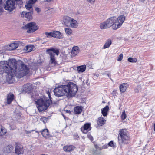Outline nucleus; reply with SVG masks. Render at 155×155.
I'll list each match as a JSON object with an SVG mask.
<instances>
[{"instance_id":"1","label":"nucleus","mask_w":155,"mask_h":155,"mask_svg":"<svg viewBox=\"0 0 155 155\" xmlns=\"http://www.w3.org/2000/svg\"><path fill=\"white\" fill-rule=\"evenodd\" d=\"M0 64L3 71L7 73V80L9 83H13V77L15 76L20 78L29 72V68L22 62L18 68L17 69V61L14 59H11L8 64L7 61H1Z\"/></svg>"},{"instance_id":"2","label":"nucleus","mask_w":155,"mask_h":155,"mask_svg":"<svg viewBox=\"0 0 155 155\" xmlns=\"http://www.w3.org/2000/svg\"><path fill=\"white\" fill-rule=\"evenodd\" d=\"M47 94L50 100L45 98H41L36 101V104L37 105V107L39 112L45 111L48 108L52 102L50 92L49 91L47 92Z\"/></svg>"},{"instance_id":"3","label":"nucleus","mask_w":155,"mask_h":155,"mask_svg":"<svg viewBox=\"0 0 155 155\" xmlns=\"http://www.w3.org/2000/svg\"><path fill=\"white\" fill-rule=\"evenodd\" d=\"M120 136L118 137V143L121 147L122 144L128 143V141L130 139L129 137L127 134L125 129H122L119 131Z\"/></svg>"},{"instance_id":"4","label":"nucleus","mask_w":155,"mask_h":155,"mask_svg":"<svg viewBox=\"0 0 155 155\" xmlns=\"http://www.w3.org/2000/svg\"><path fill=\"white\" fill-rule=\"evenodd\" d=\"M46 52L50 56V63L53 64L54 66L56 65L57 64L55 57V54L57 56L58 55L59 51L58 49L56 48H51L46 50Z\"/></svg>"},{"instance_id":"5","label":"nucleus","mask_w":155,"mask_h":155,"mask_svg":"<svg viewBox=\"0 0 155 155\" xmlns=\"http://www.w3.org/2000/svg\"><path fill=\"white\" fill-rule=\"evenodd\" d=\"M15 2L13 0H7L4 5V9L9 12L15 10L16 6Z\"/></svg>"},{"instance_id":"6","label":"nucleus","mask_w":155,"mask_h":155,"mask_svg":"<svg viewBox=\"0 0 155 155\" xmlns=\"http://www.w3.org/2000/svg\"><path fill=\"white\" fill-rule=\"evenodd\" d=\"M22 28L24 29H28L27 31V32L29 33L33 32L38 29V27L35 25L34 22H30L26 24L24 26L22 27Z\"/></svg>"},{"instance_id":"7","label":"nucleus","mask_w":155,"mask_h":155,"mask_svg":"<svg viewBox=\"0 0 155 155\" xmlns=\"http://www.w3.org/2000/svg\"><path fill=\"white\" fill-rule=\"evenodd\" d=\"M62 85L58 86L54 90V95L58 97L62 96L65 95Z\"/></svg>"},{"instance_id":"8","label":"nucleus","mask_w":155,"mask_h":155,"mask_svg":"<svg viewBox=\"0 0 155 155\" xmlns=\"http://www.w3.org/2000/svg\"><path fill=\"white\" fill-rule=\"evenodd\" d=\"M125 17L124 15H121L117 18L116 24H115V27L114 28V29H116L119 28L125 20Z\"/></svg>"},{"instance_id":"9","label":"nucleus","mask_w":155,"mask_h":155,"mask_svg":"<svg viewBox=\"0 0 155 155\" xmlns=\"http://www.w3.org/2000/svg\"><path fill=\"white\" fill-rule=\"evenodd\" d=\"M117 18L115 16L111 17L108 19L106 21L109 28L113 26V29L115 27Z\"/></svg>"},{"instance_id":"10","label":"nucleus","mask_w":155,"mask_h":155,"mask_svg":"<svg viewBox=\"0 0 155 155\" xmlns=\"http://www.w3.org/2000/svg\"><path fill=\"white\" fill-rule=\"evenodd\" d=\"M62 87L64 89V92L65 95L67 96L72 97L71 95V93L70 90L71 87L70 86V82L66 85H62Z\"/></svg>"},{"instance_id":"11","label":"nucleus","mask_w":155,"mask_h":155,"mask_svg":"<svg viewBox=\"0 0 155 155\" xmlns=\"http://www.w3.org/2000/svg\"><path fill=\"white\" fill-rule=\"evenodd\" d=\"M70 84L71 87L70 89L71 93V95L72 97L74 96L78 91L77 86L75 84L71 82H70Z\"/></svg>"},{"instance_id":"12","label":"nucleus","mask_w":155,"mask_h":155,"mask_svg":"<svg viewBox=\"0 0 155 155\" xmlns=\"http://www.w3.org/2000/svg\"><path fill=\"white\" fill-rule=\"evenodd\" d=\"M91 128L90 124L87 123L84 125L83 128H81V130L83 133L86 134L88 131L91 130Z\"/></svg>"},{"instance_id":"13","label":"nucleus","mask_w":155,"mask_h":155,"mask_svg":"<svg viewBox=\"0 0 155 155\" xmlns=\"http://www.w3.org/2000/svg\"><path fill=\"white\" fill-rule=\"evenodd\" d=\"M22 89L23 91L27 92L32 89V85L30 83H27L23 85Z\"/></svg>"},{"instance_id":"14","label":"nucleus","mask_w":155,"mask_h":155,"mask_svg":"<svg viewBox=\"0 0 155 155\" xmlns=\"http://www.w3.org/2000/svg\"><path fill=\"white\" fill-rule=\"evenodd\" d=\"M13 149V146L11 145H9L5 146L3 148L4 152L6 153H11Z\"/></svg>"},{"instance_id":"15","label":"nucleus","mask_w":155,"mask_h":155,"mask_svg":"<svg viewBox=\"0 0 155 155\" xmlns=\"http://www.w3.org/2000/svg\"><path fill=\"white\" fill-rule=\"evenodd\" d=\"M15 153L18 155L23 154V147L21 146L16 145L15 147Z\"/></svg>"},{"instance_id":"16","label":"nucleus","mask_w":155,"mask_h":155,"mask_svg":"<svg viewBox=\"0 0 155 155\" xmlns=\"http://www.w3.org/2000/svg\"><path fill=\"white\" fill-rule=\"evenodd\" d=\"M41 132L43 137L46 139L49 138L51 137L49 134V131L47 129H44Z\"/></svg>"},{"instance_id":"17","label":"nucleus","mask_w":155,"mask_h":155,"mask_svg":"<svg viewBox=\"0 0 155 155\" xmlns=\"http://www.w3.org/2000/svg\"><path fill=\"white\" fill-rule=\"evenodd\" d=\"M72 19V18L67 16L64 17L63 21L65 25L67 26H69Z\"/></svg>"},{"instance_id":"18","label":"nucleus","mask_w":155,"mask_h":155,"mask_svg":"<svg viewBox=\"0 0 155 155\" xmlns=\"http://www.w3.org/2000/svg\"><path fill=\"white\" fill-rule=\"evenodd\" d=\"M128 87L127 83H124L120 85V90L121 92L124 93L125 92Z\"/></svg>"},{"instance_id":"19","label":"nucleus","mask_w":155,"mask_h":155,"mask_svg":"<svg viewBox=\"0 0 155 155\" xmlns=\"http://www.w3.org/2000/svg\"><path fill=\"white\" fill-rule=\"evenodd\" d=\"M75 148V147L74 146L71 145H66L64 146L63 147L64 150L68 152H70L72 151Z\"/></svg>"},{"instance_id":"20","label":"nucleus","mask_w":155,"mask_h":155,"mask_svg":"<svg viewBox=\"0 0 155 155\" xmlns=\"http://www.w3.org/2000/svg\"><path fill=\"white\" fill-rule=\"evenodd\" d=\"M109 106H106L104 108L101 109V113L104 117L107 116L108 114V111L109 110Z\"/></svg>"},{"instance_id":"21","label":"nucleus","mask_w":155,"mask_h":155,"mask_svg":"<svg viewBox=\"0 0 155 155\" xmlns=\"http://www.w3.org/2000/svg\"><path fill=\"white\" fill-rule=\"evenodd\" d=\"M79 52V48L78 46H74L72 49L71 54L74 56L77 54Z\"/></svg>"},{"instance_id":"22","label":"nucleus","mask_w":155,"mask_h":155,"mask_svg":"<svg viewBox=\"0 0 155 155\" xmlns=\"http://www.w3.org/2000/svg\"><path fill=\"white\" fill-rule=\"evenodd\" d=\"M106 120L102 117H101L98 118L97 121V124L99 126H102L105 124Z\"/></svg>"},{"instance_id":"23","label":"nucleus","mask_w":155,"mask_h":155,"mask_svg":"<svg viewBox=\"0 0 155 155\" xmlns=\"http://www.w3.org/2000/svg\"><path fill=\"white\" fill-rule=\"evenodd\" d=\"M14 98V95L13 94L10 93L7 96V103L9 104L12 101Z\"/></svg>"},{"instance_id":"24","label":"nucleus","mask_w":155,"mask_h":155,"mask_svg":"<svg viewBox=\"0 0 155 155\" xmlns=\"http://www.w3.org/2000/svg\"><path fill=\"white\" fill-rule=\"evenodd\" d=\"M78 22L72 18L69 27L73 28H76L78 27Z\"/></svg>"},{"instance_id":"25","label":"nucleus","mask_w":155,"mask_h":155,"mask_svg":"<svg viewBox=\"0 0 155 155\" xmlns=\"http://www.w3.org/2000/svg\"><path fill=\"white\" fill-rule=\"evenodd\" d=\"M62 34L59 31H53V37L59 39L61 38Z\"/></svg>"},{"instance_id":"26","label":"nucleus","mask_w":155,"mask_h":155,"mask_svg":"<svg viewBox=\"0 0 155 155\" xmlns=\"http://www.w3.org/2000/svg\"><path fill=\"white\" fill-rule=\"evenodd\" d=\"M78 72H83L85 71L86 69V66L84 65L78 66L77 67Z\"/></svg>"},{"instance_id":"27","label":"nucleus","mask_w":155,"mask_h":155,"mask_svg":"<svg viewBox=\"0 0 155 155\" xmlns=\"http://www.w3.org/2000/svg\"><path fill=\"white\" fill-rule=\"evenodd\" d=\"M111 44L112 41L110 39H108L104 45L103 47V48L106 49L107 48H109Z\"/></svg>"},{"instance_id":"28","label":"nucleus","mask_w":155,"mask_h":155,"mask_svg":"<svg viewBox=\"0 0 155 155\" xmlns=\"http://www.w3.org/2000/svg\"><path fill=\"white\" fill-rule=\"evenodd\" d=\"M82 107L76 106L74 108V112L75 114H79L82 111Z\"/></svg>"},{"instance_id":"29","label":"nucleus","mask_w":155,"mask_h":155,"mask_svg":"<svg viewBox=\"0 0 155 155\" xmlns=\"http://www.w3.org/2000/svg\"><path fill=\"white\" fill-rule=\"evenodd\" d=\"M31 4H32L29 3L28 2H27L25 5V8L29 10L30 11H31V12H33V10Z\"/></svg>"},{"instance_id":"30","label":"nucleus","mask_w":155,"mask_h":155,"mask_svg":"<svg viewBox=\"0 0 155 155\" xmlns=\"http://www.w3.org/2000/svg\"><path fill=\"white\" fill-rule=\"evenodd\" d=\"M100 27L101 29H105L109 28L106 21L101 23Z\"/></svg>"},{"instance_id":"31","label":"nucleus","mask_w":155,"mask_h":155,"mask_svg":"<svg viewBox=\"0 0 155 155\" xmlns=\"http://www.w3.org/2000/svg\"><path fill=\"white\" fill-rule=\"evenodd\" d=\"M18 47V44L15 43H12L9 46V50H14L17 48Z\"/></svg>"},{"instance_id":"32","label":"nucleus","mask_w":155,"mask_h":155,"mask_svg":"<svg viewBox=\"0 0 155 155\" xmlns=\"http://www.w3.org/2000/svg\"><path fill=\"white\" fill-rule=\"evenodd\" d=\"M6 130L1 125H0V135H3L6 133Z\"/></svg>"},{"instance_id":"33","label":"nucleus","mask_w":155,"mask_h":155,"mask_svg":"<svg viewBox=\"0 0 155 155\" xmlns=\"http://www.w3.org/2000/svg\"><path fill=\"white\" fill-rule=\"evenodd\" d=\"M33 12H31V11H30L26 13L25 17L27 19L30 20L32 18V14H33Z\"/></svg>"},{"instance_id":"34","label":"nucleus","mask_w":155,"mask_h":155,"mask_svg":"<svg viewBox=\"0 0 155 155\" xmlns=\"http://www.w3.org/2000/svg\"><path fill=\"white\" fill-rule=\"evenodd\" d=\"M33 46L31 45H27L25 47L26 51L28 52L31 51L33 50Z\"/></svg>"},{"instance_id":"35","label":"nucleus","mask_w":155,"mask_h":155,"mask_svg":"<svg viewBox=\"0 0 155 155\" xmlns=\"http://www.w3.org/2000/svg\"><path fill=\"white\" fill-rule=\"evenodd\" d=\"M127 60L129 62L132 63L136 62L137 60V59L135 58H133L131 57H129L128 58Z\"/></svg>"},{"instance_id":"36","label":"nucleus","mask_w":155,"mask_h":155,"mask_svg":"<svg viewBox=\"0 0 155 155\" xmlns=\"http://www.w3.org/2000/svg\"><path fill=\"white\" fill-rule=\"evenodd\" d=\"M45 34L47 38L53 37V31L50 32H45Z\"/></svg>"},{"instance_id":"37","label":"nucleus","mask_w":155,"mask_h":155,"mask_svg":"<svg viewBox=\"0 0 155 155\" xmlns=\"http://www.w3.org/2000/svg\"><path fill=\"white\" fill-rule=\"evenodd\" d=\"M65 31L66 34L69 35L71 34L72 32V30L70 28H65Z\"/></svg>"},{"instance_id":"38","label":"nucleus","mask_w":155,"mask_h":155,"mask_svg":"<svg viewBox=\"0 0 155 155\" xmlns=\"http://www.w3.org/2000/svg\"><path fill=\"white\" fill-rule=\"evenodd\" d=\"M15 2V4L18 5H22L23 4L22 0H13Z\"/></svg>"},{"instance_id":"39","label":"nucleus","mask_w":155,"mask_h":155,"mask_svg":"<svg viewBox=\"0 0 155 155\" xmlns=\"http://www.w3.org/2000/svg\"><path fill=\"white\" fill-rule=\"evenodd\" d=\"M48 119V117H42L40 118V120L43 122L44 123H45Z\"/></svg>"},{"instance_id":"40","label":"nucleus","mask_w":155,"mask_h":155,"mask_svg":"<svg viewBox=\"0 0 155 155\" xmlns=\"http://www.w3.org/2000/svg\"><path fill=\"white\" fill-rule=\"evenodd\" d=\"M121 117L122 119L123 120H124L126 118L127 115L124 111L122 112Z\"/></svg>"},{"instance_id":"41","label":"nucleus","mask_w":155,"mask_h":155,"mask_svg":"<svg viewBox=\"0 0 155 155\" xmlns=\"http://www.w3.org/2000/svg\"><path fill=\"white\" fill-rule=\"evenodd\" d=\"M123 58V54L122 53L120 54L118 57L117 60L118 61H120L122 60Z\"/></svg>"},{"instance_id":"42","label":"nucleus","mask_w":155,"mask_h":155,"mask_svg":"<svg viewBox=\"0 0 155 155\" xmlns=\"http://www.w3.org/2000/svg\"><path fill=\"white\" fill-rule=\"evenodd\" d=\"M108 145L109 146L112 147H114L115 146L114 143L113 141H111L110 142L108 143Z\"/></svg>"},{"instance_id":"43","label":"nucleus","mask_w":155,"mask_h":155,"mask_svg":"<svg viewBox=\"0 0 155 155\" xmlns=\"http://www.w3.org/2000/svg\"><path fill=\"white\" fill-rule=\"evenodd\" d=\"M37 1V0H29L28 2L33 4L35 3Z\"/></svg>"},{"instance_id":"44","label":"nucleus","mask_w":155,"mask_h":155,"mask_svg":"<svg viewBox=\"0 0 155 155\" xmlns=\"http://www.w3.org/2000/svg\"><path fill=\"white\" fill-rule=\"evenodd\" d=\"M87 137L91 140V141L93 140V137L90 134H88Z\"/></svg>"},{"instance_id":"45","label":"nucleus","mask_w":155,"mask_h":155,"mask_svg":"<svg viewBox=\"0 0 155 155\" xmlns=\"http://www.w3.org/2000/svg\"><path fill=\"white\" fill-rule=\"evenodd\" d=\"M26 12L25 11H23L22 12L21 17H24V16H25V15L26 14Z\"/></svg>"},{"instance_id":"46","label":"nucleus","mask_w":155,"mask_h":155,"mask_svg":"<svg viewBox=\"0 0 155 155\" xmlns=\"http://www.w3.org/2000/svg\"><path fill=\"white\" fill-rule=\"evenodd\" d=\"M102 75H107L108 76V77H109V78L112 81V80L111 78H110V74H107V73H103L102 74Z\"/></svg>"},{"instance_id":"47","label":"nucleus","mask_w":155,"mask_h":155,"mask_svg":"<svg viewBox=\"0 0 155 155\" xmlns=\"http://www.w3.org/2000/svg\"><path fill=\"white\" fill-rule=\"evenodd\" d=\"M87 2L91 4L94 3L95 0H87Z\"/></svg>"},{"instance_id":"48","label":"nucleus","mask_w":155,"mask_h":155,"mask_svg":"<svg viewBox=\"0 0 155 155\" xmlns=\"http://www.w3.org/2000/svg\"><path fill=\"white\" fill-rule=\"evenodd\" d=\"M35 10L38 13H39L41 11L40 9L38 7L36 8Z\"/></svg>"},{"instance_id":"49","label":"nucleus","mask_w":155,"mask_h":155,"mask_svg":"<svg viewBox=\"0 0 155 155\" xmlns=\"http://www.w3.org/2000/svg\"><path fill=\"white\" fill-rule=\"evenodd\" d=\"M139 88V86H138L137 87V88L135 89V92L137 93L139 92V89H138V88Z\"/></svg>"},{"instance_id":"50","label":"nucleus","mask_w":155,"mask_h":155,"mask_svg":"<svg viewBox=\"0 0 155 155\" xmlns=\"http://www.w3.org/2000/svg\"><path fill=\"white\" fill-rule=\"evenodd\" d=\"M3 12V8L2 7H0V13H2Z\"/></svg>"},{"instance_id":"51","label":"nucleus","mask_w":155,"mask_h":155,"mask_svg":"<svg viewBox=\"0 0 155 155\" xmlns=\"http://www.w3.org/2000/svg\"><path fill=\"white\" fill-rule=\"evenodd\" d=\"M2 0H0V5L2 4Z\"/></svg>"},{"instance_id":"52","label":"nucleus","mask_w":155,"mask_h":155,"mask_svg":"<svg viewBox=\"0 0 155 155\" xmlns=\"http://www.w3.org/2000/svg\"><path fill=\"white\" fill-rule=\"evenodd\" d=\"M145 0H139V1L141 2H143Z\"/></svg>"},{"instance_id":"53","label":"nucleus","mask_w":155,"mask_h":155,"mask_svg":"<svg viewBox=\"0 0 155 155\" xmlns=\"http://www.w3.org/2000/svg\"><path fill=\"white\" fill-rule=\"evenodd\" d=\"M154 131H155V123L154 124Z\"/></svg>"},{"instance_id":"54","label":"nucleus","mask_w":155,"mask_h":155,"mask_svg":"<svg viewBox=\"0 0 155 155\" xmlns=\"http://www.w3.org/2000/svg\"><path fill=\"white\" fill-rule=\"evenodd\" d=\"M97 147H98V146H97V145H95V148H96V149H97Z\"/></svg>"},{"instance_id":"55","label":"nucleus","mask_w":155,"mask_h":155,"mask_svg":"<svg viewBox=\"0 0 155 155\" xmlns=\"http://www.w3.org/2000/svg\"><path fill=\"white\" fill-rule=\"evenodd\" d=\"M67 112H68V113H70V112H71V111H70V110H69V111L67 110Z\"/></svg>"},{"instance_id":"56","label":"nucleus","mask_w":155,"mask_h":155,"mask_svg":"<svg viewBox=\"0 0 155 155\" xmlns=\"http://www.w3.org/2000/svg\"><path fill=\"white\" fill-rule=\"evenodd\" d=\"M63 116L64 117L65 116L64 115H63Z\"/></svg>"},{"instance_id":"57","label":"nucleus","mask_w":155,"mask_h":155,"mask_svg":"<svg viewBox=\"0 0 155 155\" xmlns=\"http://www.w3.org/2000/svg\"><path fill=\"white\" fill-rule=\"evenodd\" d=\"M0 155H2L1 154H0Z\"/></svg>"}]
</instances>
